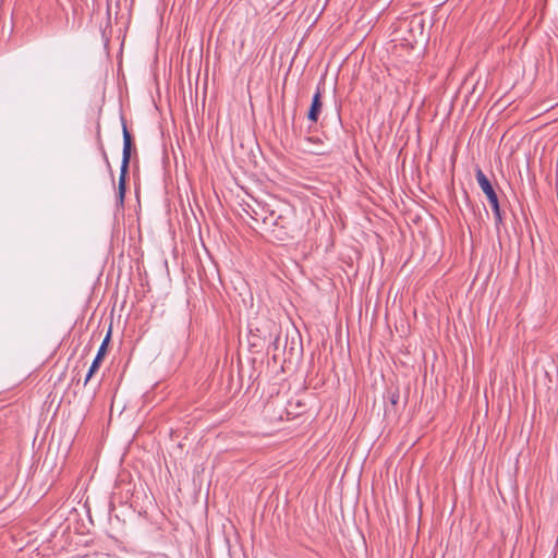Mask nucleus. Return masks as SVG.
<instances>
[{
    "label": "nucleus",
    "mask_w": 558,
    "mask_h": 558,
    "mask_svg": "<svg viewBox=\"0 0 558 558\" xmlns=\"http://www.w3.org/2000/svg\"><path fill=\"white\" fill-rule=\"evenodd\" d=\"M271 241L287 242L299 235V229L294 223V216L291 211L276 210L266 221L265 232Z\"/></svg>",
    "instance_id": "f257e3e1"
},
{
    "label": "nucleus",
    "mask_w": 558,
    "mask_h": 558,
    "mask_svg": "<svg viewBox=\"0 0 558 558\" xmlns=\"http://www.w3.org/2000/svg\"><path fill=\"white\" fill-rule=\"evenodd\" d=\"M122 135H123V150H122V161L120 167V175H119V184H118V194L117 201L123 206L124 197L126 192V179L129 175V167L131 160V154L134 149V142L131 133L128 130L125 120L122 118Z\"/></svg>",
    "instance_id": "f03ea898"
},
{
    "label": "nucleus",
    "mask_w": 558,
    "mask_h": 558,
    "mask_svg": "<svg viewBox=\"0 0 558 558\" xmlns=\"http://www.w3.org/2000/svg\"><path fill=\"white\" fill-rule=\"evenodd\" d=\"M475 178L476 181L483 191V193L486 195L488 203L492 207L494 218H495V226L498 229L500 225L504 222L502 213L499 205V199L497 196V193L494 190L493 184L490 183L489 179L485 175V173L482 171L481 168H476L475 170Z\"/></svg>",
    "instance_id": "7ed1b4c3"
},
{
    "label": "nucleus",
    "mask_w": 558,
    "mask_h": 558,
    "mask_svg": "<svg viewBox=\"0 0 558 558\" xmlns=\"http://www.w3.org/2000/svg\"><path fill=\"white\" fill-rule=\"evenodd\" d=\"M324 90H325V82L322 80L316 87V90L313 95L312 102H311V106H310V109L307 112V119L313 123L318 121V118L322 113Z\"/></svg>",
    "instance_id": "20e7f679"
},
{
    "label": "nucleus",
    "mask_w": 558,
    "mask_h": 558,
    "mask_svg": "<svg viewBox=\"0 0 558 558\" xmlns=\"http://www.w3.org/2000/svg\"><path fill=\"white\" fill-rule=\"evenodd\" d=\"M277 209L271 208L270 205L254 201L252 220L260 223L262 231L265 232L266 221L274 215Z\"/></svg>",
    "instance_id": "39448f33"
},
{
    "label": "nucleus",
    "mask_w": 558,
    "mask_h": 558,
    "mask_svg": "<svg viewBox=\"0 0 558 558\" xmlns=\"http://www.w3.org/2000/svg\"><path fill=\"white\" fill-rule=\"evenodd\" d=\"M110 339H111V328H109L105 339L102 340V342L97 351V354H96L94 361L92 362V365L89 366V369H88L85 380H84V385H86L90 380V378L94 376V374L98 371V368L104 360V356L106 355Z\"/></svg>",
    "instance_id": "423d86ee"
},
{
    "label": "nucleus",
    "mask_w": 558,
    "mask_h": 558,
    "mask_svg": "<svg viewBox=\"0 0 558 558\" xmlns=\"http://www.w3.org/2000/svg\"><path fill=\"white\" fill-rule=\"evenodd\" d=\"M97 141H98V145H99V150L101 153V156L104 158V161L106 162L108 169L111 171V165H110V161H109V158H108V155H107V151L102 145V142H101V136H100V128L98 126V131H97Z\"/></svg>",
    "instance_id": "0eeeda50"
},
{
    "label": "nucleus",
    "mask_w": 558,
    "mask_h": 558,
    "mask_svg": "<svg viewBox=\"0 0 558 558\" xmlns=\"http://www.w3.org/2000/svg\"><path fill=\"white\" fill-rule=\"evenodd\" d=\"M389 402L392 407H396L400 400V392L398 388L390 389L388 392Z\"/></svg>",
    "instance_id": "6e6552de"
},
{
    "label": "nucleus",
    "mask_w": 558,
    "mask_h": 558,
    "mask_svg": "<svg viewBox=\"0 0 558 558\" xmlns=\"http://www.w3.org/2000/svg\"><path fill=\"white\" fill-rule=\"evenodd\" d=\"M253 206H254V203L253 204H250V203H246L244 206H243V211L252 219V209H253Z\"/></svg>",
    "instance_id": "1a4fd4ad"
}]
</instances>
